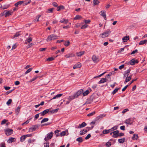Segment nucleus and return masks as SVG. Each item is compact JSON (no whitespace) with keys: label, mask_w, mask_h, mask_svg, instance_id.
Segmentation results:
<instances>
[{"label":"nucleus","mask_w":147,"mask_h":147,"mask_svg":"<svg viewBox=\"0 0 147 147\" xmlns=\"http://www.w3.org/2000/svg\"><path fill=\"white\" fill-rule=\"evenodd\" d=\"M130 69H128L126 71H125L124 74V78L126 77V76L127 77L129 74L130 72Z\"/></svg>","instance_id":"dca6fc26"},{"label":"nucleus","mask_w":147,"mask_h":147,"mask_svg":"<svg viewBox=\"0 0 147 147\" xmlns=\"http://www.w3.org/2000/svg\"><path fill=\"white\" fill-rule=\"evenodd\" d=\"M54 59V58L53 57H49L47 59V61H50L53 60Z\"/></svg>","instance_id":"603ef678"},{"label":"nucleus","mask_w":147,"mask_h":147,"mask_svg":"<svg viewBox=\"0 0 147 147\" xmlns=\"http://www.w3.org/2000/svg\"><path fill=\"white\" fill-rule=\"evenodd\" d=\"M58 36L55 34H51L48 36L46 40L47 41H49L51 40H54L58 38Z\"/></svg>","instance_id":"f257e3e1"},{"label":"nucleus","mask_w":147,"mask_h":147,"mask_svg":"<svg viewBox=\"0 0 147 147\" xmlns=\"http://www.w3.org/2000/svg\"><path fill=\"white\" fill-rule=\"evenodd\" d=\"M107 79L106 78H102L101 80L98 82L99 84L107 82Z\"/></svg>","instance_id":"a211bd4d"},{"label":"nucleus","mask_w":147,"mask_h":147,"mask_svg":"<svg viewBox=\"0 0 147 147\" xmlns=\"http://www.w3.org/2000/svg\"><path fill=\"white\" fill-rule=\"evenodd\" d=\"M50 109H47L44 111L43 112L40 113V114L41 116L45 115L46 114L48 113L50 111Z\"/></svg>","instance_id":"9d476101"},{"label":"nucleus","mask_w":147,"mask_h":147,"mask_svg":"<svg viewBox=\"0 0 147 147\" xmlns=\"http://www.w3.org/2000/svg\"><path fill=\"white\" fill-rule=\"evenodd\" d=\"M138 52V50L137 49H136L135 50L133 51L131 53V55L134 54Z\"/></svg>","instance_id":"0e129e2a"},{"label":"nucleus","mask_w":147,"mask_h":147,"mask_svg":"<svg viewBox=\"0 0 147 147\" xmlns=\"http://www.w3.org/2000/svg\"><path fill=\"white\" fill-rule=\"evenodd\" d=\"M60 131L59 130H56L55 131V134L56 135V137L59 136V132Z\"/></svg>","instance_id":"58836bf2"},{"label":"nucleus","mask_w":147,"mask_h":147,"mask_svg":"<svg viewBox=\"0 0 147 147\" xmlns=\"http://www.w3.org/2000/svg\"><path fill=\"white\" fill-rule=\"evenodd\" d=\"M59 110V109H57L54 110H53L52 111H50V112L52 113H55L57 112Z\"/></svg>","instance_id":"09e8293b"},{"label":"nucleus","mask_w":147,"mask_h":147,"mask_svg":"<svg viewBox=\"0 0 147 147\" xmlns=\"http://www.w3.org/2000/svg\"><path fill=\"white\" fill-rule=\"evenodd\" d=\"M146 42H147V40H144L140 41L139 43V44L140 45H143Z\"/></svg>","instance_id":"a878e982"},{"label":"nucleus","mask_w":147,"mask_h":147,"mask_svg":"<svg viewBox=\"0 0 147 147\" xmlns=\"http://www.w3.org/2000/svg\"><path fill=\"white\" fill-rule=\"evenodd\" d=\"M93 3L94 5H98L99 3V1L98 0H93Z\"/></svg>","instance_id":"72a5a7b5"},{"label":"nucleus","mask_w":147,"mask_h":147,"mask_svg":"<svg viewBox=\"0 0 147 147\" xmlns=\"http://www.w3.org/2000/svg\"><path fill=\"white\" fill-rule=\"evenodd\" d=\"M100 15L104 18L105 20H106L105 11H101L100 12Z\"/></svg>","instance_id":"4468645a"},{"label":"nucleus","mask_w":147,"mask_h":147,"mask_svg":"<svg viewBox=\"0 0 147 147\" xmlns=\"http://www.w3.org/2000/svg\"><path fill=\"white\" fill-rule=\"evenodd\" d=\"M32 68H29L25 72V74H27L28 73L32 71Z\"/></svg>","instance_id":"8fccbe9b"},{"label":"nucleus","mask_w":147,"mask_h":147,"mask_svg":"<svg viewBox=\"0 0 147 147\" xmlns=\"http://www.w3.org/2000/svg\"><path fill=\"white\" fill-rule=\"evenodd\" d=\"M53 134V133L51 132L48 134L45 138V141L47 140H49L51 139L52 137Z\"/></svg>","instance_id":"39448f33"},{"label":"nucleus","mask_w":147,"mask_h":147,"mask_svg":"<svg viewBox=\"0 0 147 147\" xmlns=\"http://www.w3.org/2000/svg\"><path fill=\"white\" fill-rule=\"evenodd\" d=\"M83 92V89H80L74 95L75 96V97L77 98L80 94Z\"/></svg>","instance_id":"6e6552de"},{"label":"nucleus","mask_w":147,"mask_h":147,"mask_svg":"<svg viewBox=\"0 0 147 147\" xmlns=\"http://www.w3.org/2000/svg\"><path fill=\"white\" fill-rule=\"evenodd\" d=\"M0 147H5V144L4 142L2 143L0 145Z\"/></svg>","instance_id":"69168bd1"},{"label":"nucleus","mask_w":147,"mask_h":147,"mask_svg":"<svg viewBox=\"0 0 147 147\" xmlns=\"http://www.w3.org/2000/svg\"><path fill=\"white\" fill-rule=\"evenodd\" d=\"M12 101V100L11 99H9L8 100L6 104L7 105H9L10 104Z\"/></svg>","instance_id":"864d4df0"},{"label":"nucleus","mask_w":147,"mask_h":147,"mask_svg":"<svg viewBox=\"0 0 147 147\" xmlns=\"http://www.w3.org/2000/svg\"><path fill=\"white\" fill-rule=\"evenodd\" d=\"M125 123L127 124L131 125L132 123V119L131 118L127 119L125 120Z\"/></svg>","instance_id":"ddd939ff"},{"label":"nucleus","mask_w":147,"mask_h":147,"mask_svg":"<svg viewBox=\"0 0 147 147\" xmlns=\"http://www.w3.org/2000/svg\"><path fill=\"white\" fill-rule=\"evenodd\" d=\"M49 120V119L47 118H45L43 119L41 121V123H42L47 121Z\"/></svg>","instance_id":"79ce46f5"},{"label":"nucleus","mask_w":147,"mask_h":147,"mask_svg":"<svg viewBox=\"0 0 147 147\" xmlns=\"http://www.w3.org/2000/svg\"><path fill=\"white\" fill-rule=\"evenodd\" d=\"M35 140L34 139H29L28 140V144H29V146L30 144H34V142L35 141Z\"/></svg>","instance_id":"b1692460"},{"label":"nucleus","mask_w":147,"mask_h":147,"mask_svg":"<svg viewBox=\"0 0 147 147\" xmlns=\"http://www.w3.org/2000/svg\"><path fill=\"white\" fill-rule=\"evenodd\" d=\"M31 1L30 0H28L27 1H24V2H23V3L24 5H26L30 3Z\"/></svg>","instance_id":"e433bc0d"},{"label":"nucleus","mask_w":147,"mask_h":147,"mask_svg":"<svg viewBox=\"0 0 147 147\" xmlns=\"http://www.w3.org/2000/svg\"><path fill=\"white\" fill-rule=\"evenodd\" d=\"M23 2H24V1H20L16 3L15 4V5L16 7H17L19 5H21L22 3H23Z\"/></svg>","instance_id":"473e14b6"},{"label":"nucleus","mask_w":147,"mask_h":147,"mask_svg":"<svg viewBox=\"0 0 147 147\" xmlns=\"http://www.w3.org/2000/svg\"><path fill=\"white\" fill-rule=\"evenodd\" d=\"M74 55L72 53H69L67 54L66 55L65 57L67 58H68L69 57H74Z\"/></svg>","instance_id":"5701e85b"},{"label":"nucleus","mask_w":147,"mask_h":147,"mask_svg":"<svg viewBox=\"0 0 147 147\" xmlns=\"http://www.w3.org/2000/svg\"><path fill=\"white\" fill-rule=\"evenodd\" d=\"M82 18V17L79 15H77L74 18V19L75 20H78L81 19Z\"/></svg>","instance_id":"de8ad7c7"},{"label":"nucleus","mask_w":147,"mask_h":147,"mask_svg":"<svg viewBox=\"0 0 147 147\" xmlns=\"http://www.w3.org/2000/svg\"><path fill=\"white\" fill-rule=\"evenodd\" d=\"M111 32V31L109 30H108L100 34V36L101 37L104 38L108 36Z\"/></svg>","instance_id":"20e7f679"},{"label":"nucleus","mask_w":147,"mask_h":147,"mask_svg":"<svg viewBox=\"0 0 147 147\" xmlns=\"http://www.w3.org/2000/svg\"><path fill=\"white\" fill-rule=\"evenodd\" d=\"M4 131L6 135L8 136L11 135L13 133V130L12 129L7 128L4 130Z\"/></svg>","instance_id":"423d86ee"},{"label":"nucleus","mask_w":147,"mask_h":147,"mask_svg":"<svg viewBox=\"0 0 147 147\" xmlns=\"http://www.w3.org/2000/svg\"><path fill=\"white\" fill-rule=\"evenodd\" d=\"M129 39V37L128 36H125L123 37L122 40L123 42H125L127 41Z\"/></svg>","instance_id":"f3484780"},{"label":"nucleus","mask_w":147,"mask_h":147,"mask_svg":"<svg viewBox=\"0 0 147 147\" xmlns=\"http://www.w3.org/2000/svg\"><path fill=\"white\" fill-rule=\"evenodd\" d=\"M7 121V120L6 119H4L1 121V124L3 125L5 124Z\"/></svg>","instance_id":"680f3d73"},{"label":"nucleus","mask_w":147,"mask_h":147,"mask_svg":"<svg viewBox=\"0 0 147 147\" xmlns=\"http://www.w3.org/2000/svg\"><path fill=\"white\" fill-rule=\"evenodd\" d=\"M70 44V42L69 40H67L65 41L64 45L65 47L68 46Z\"/></svg>","instance_id":"c756f323"},{"label":"nucleus","mask_w":147,"mask_h":147,"mask_svg":"<svg viewBox=\"0 0 147 147\" xmlns=\"http://www.w3.org/2000/svg\"><path fill=\"white\" fill-rule=\"evenodd\" d=\"M54 8H51L48 9L47 12L48 13H52L53 10H54Z\"/></svg>","instance_id":"a18cd8bd"},{"label":"nucleus","mask_w":147,"mask_h":147,"mask_svg":"<svg viewBox=\"0 0 147 147\" xmlns=\"http://www.w3.org/2000/svg\"><path fill=\"white\" fill-rule=\"evenodd\" d=\"M138 135L137 134H134L132 137V140H137L138 138Z\"/></svg>","instance_id":"7c9ffc66"},{"label":"nucleus","mask_w":147,"mask_h":147,"mask_svg":"<svg viewBox=\"0 0 147 147\" xmlns=\"http://www.w3.org/2000/svg\"><path fill=\"white\" fill-rule=\"evenodd\" d=\"M111 145V143L110 142H108L106 144V146L107 147H109Z\"/></svg>","instance_id":"4d7b16f0"},{"label":"nucleus","mask_w":147,"mask_h":147,"mask_svg":"<svg viewBox=\"0 0 147 147\" xmlns=\"http://www.w3.org/2000/svg\"><path fill=\"white\" fill-rule=\"evenodd\" d=\"M66 131H63L62 132H61L60 134V135H61V136H64L65 135H66Z\"/></svg>","instance_id":"3c124183"},{"label":"nucleus","mask_w":147,"mask_h":147,"mask_svg":"<svg viewBox=\"0 0 147 147\" xmlns=\"http://www.w3.org/2000/svg\"><path fill=\"white\" fill-rule=\"evenodd\" d=\"M131 76L132 75H130L129 76H128L127 77V78L125 79V81L124 82V83H126L129 82L131 79Z\"/></svg>","instance_id":"393cba45"},{"label":"nucleus","mask_w":147,"mask_h":147,"mask_svg":"<svg viewBox=\"0 0 147 147\" xmlns=\"http://www.w3.org/2000/svg\"><path fill=\"white\" fill-rule=\"evenodd\" d=\"M88 131V130L87 129H83L81 131H80V134L81 135H82L86 133Z\"/></svg>","instance_id":"cd10ccee"},{"label":"nucleus","mask_w":147,"mask_h":147,"mask_svg":"<svg viewBox=\"0 0 147 147\" xmlns=\"http://www.w3.org/2000/svg\"><path fill=\"white\" fill-rule=\"evenodd\" d=\"M84 51L77 52L76 53L78 57H80L84 54Z\"/></svg>","instance_id":"bb28decb"},{"label":"nucleus","mask_w":147,"mask_h":147,"mask_svg":"<svg viewBox=\"0 0 147 147\" xmlns=\"http://www.w3.org/2000/svg\"><path fill=\"white\" fill-rule=\"evenodd\" d=\"M109 132L108 130H105L103 131L102 133L103 134H107L109 133Z\"/></svg>","instance_id":"6e6d98bb"},{"label":"nucleus","mask_w":147,"mask_h":147,"mask_svg":"<svg viewBox=\"0 0 147 147\" xmlns=\"http://www.w3.org/2000/svg\"><path fill=\"white\" fill-rule=\"evenodd\" d=\"M15 140L16 139L15 138L11 137L8 139L7 140V142L8 143H11L12 142H14Z\"/></svg>","instance_id":"aec40b11"},{"label":"nucleus","mask_w":147,"mask_h":147,"mask_svg":"<svg viewBox=\"0 0 147 147\" xmlns=\"http://www.w3.org/2000/svg\"><path fill=\"white\" fill-rule=\"evenodd\" d=\"M38 78V77L36 76L34 77L30 81V82H32L33 81H34L35 80H36Z\"/></svg>","instance_id":"052dcab7"},{"label":"nucleus","mask_w":147,"mask_h":147,"mask_svg":"<svg viewBox=\"0 0 147 147\" xmlns=\"http://www.w3.org/2000/svg\"><path fill=\"white\" fill-rule=\"evenodd\" d=\"M41 15L38 16L36 17V18L34 20V22H38L39 21V19Z\"/></svg>","instance_id":"37998d69"},{"label":"nucleus","mask_w":147,"mask_h":147,"mask_svg":"<svg viewBox=\"0 0 147 147\" xmlns=\"http://www.w3.org/2000/svg\"><path fill=\"white\" fill-rule=\"evenodd\" d=\"M95 113V112L93 111L90 113L88 114L87 115V116H88V117L91 116L93 115H94Z\"/></svg>","instance_id":"49530a36"},{"label":"nucleus","mask_w":147,"mask_h":147,"mask_svg":"<svg viewBox=\"0 0 147 147\" xmlns=\"http://www.w3.org/2000/svg\"><path fill=\"white\" fill-rule=\"evenodd\" d=\"M90 90H87L85 92H83V96H86L90 92H91Z\"/></svg>","instance_id":"6ab92c4d"},{"label":"nucleus","mask_w":147,"mask_h":147,"mask_svg":"<svg viewBox=\"0 0 147 147\" xmlns=\"http://www.w3.org/2000/svg\"><path fill=\"white\" fill-rule=\"evenodd\" d=\"M95 99V98L94 97V96H91L87 100L85 103L86 104H90L93 102H95L96 101L94 100Z\"/></svg>","instance_id":"f03ea898"},{"label":"nucleus","mask_w":147,"mask_h":147,"mask_svg":"<svg viewBox=\"0 0 147 147\" xmlns=\"http://www.w3.org/2000/svg\"><path fill=\"white\" fill-rule=\"evenodd\" d=\"M76 140L79 142H81L83 141L82 138L81 137H79Z\"/></svg>","instance_id":"a19ab883"},{"label":"nucleus","mask_w":147,"mask_h":147,"mask_svg":"<svg viewBox=\"0 0 147 147\" xmlns=\"http://www.w3.org/2000/svg\"><path fill=\"white\" fill-rule=\"evenodd\" d=\"M92 59L94 63H97L99 61L98 58L95 55H94L92 56Z\"/></svg>","instance_id":"0eeeda50"},{"label":"nucleus","mask_w":147,"mask_h":147,"mask_svg":"<svg viewBox=\"0 0 147 147\" xmlns=\"http://www.w3.org/2000/svg\"><path fill=\"white\" fill-rule=\"evenodd\" d=\"M129 111V110L128 109H124V110H123V111H122V113H123V114H124V113H125L127 111Z\"/></svg>","instance_id":"774afa93"},{"label":"nucleus","mask_w":147,"mask_h":147,"mask_svg":"<svg viewBox=\"0 0 147 147\" xmlns=\"http://www.w3.org/2000/svg\"><path fill=\"white\" fill-rule=\"evenodd\" d=\"M76 98V97H75V96L74 95L73 96H70L68 99L69 100H71Z\"/></svg>","instance_id":"c03bdc74"},{"label":"nucleus","mask_w":147,"mask_h":147,"mask_svg":"<svg viewBox=\"0 0 147 147\" xmlns=\"http://www.w3.org/2000/svg\"><path fill=\"white\" fill-rule=\"evenodd\" d=\"M20 108L21 107L19 106L16 109L15 111L16 115H18L20 111Z\"/></svg>","instance_id":"c85d7f7f"},{"label":"nucleus","mask_w":147,"mask_h":147,"mask_svg":"<svg viewBox=\"0 0 147 147\" xmlns=\"http://www.w3.org/2000/svg\"><path fill=\"white\" fill-rule=\"evenodd\" d=\"M119 131L118 130H116L113 132L112 136L113 138H117L119 136Z\"/></svg>","instance_id":"1a4fd4ad"},{"label":"nucleus","mask_w":147,"mask_h":147,"mask_svg":"<svg viewBox=\"0 0 147 147\" xmlns=\"http://www.w3.org/2000/svg\"><path fill=\"white\" fill-rule=\"evenodd\" d=\"M88 26L87 24H84L81 27V29H84L86 28Z\"/></svg>","instance_id":"bf43d9fd"},{"label":"nucleus","mask_w":147,"mask_h":147,"mask_svg":"<svg viewBox=\"0 0 147 147\" xmlns=\"http://www.w3.org/2000/svg\"><path fill=\"white\" fill-rule=\"evenodd\" d=\"M105 73H106V72H105L98 76H95L94 77V78H97L100 77L101 76H102L103 75H104Z\"/></svg>","instance_id":"13d9d810"},{"label":"nucleus","mask_w":147,"mask_h":147,"mask_svg":"<svg viewBox=\"0 0 147 147\" xmlns=\"http://www.w3.org/2000/svg\"><path fill=\"white\" fill-rule=\"evenodd\" d=\"M68 22V20L65 19H63L61 20L60 21V22L61 23H63L65 24H67Z\"/></svg>","instance_id":"412c9836"},{"label":"nucleus","mask_w":147,"mask_h":147,"mask_svg":"<svg viewBox=\"0 0 147 147\" xmlns=\"http://www.w3.org/2000/svg\"><path fill=\"white\" fill-rule=\"evenodd\" d=\"M120 89V88H117L115 89L113 91L112 94H115L118 91V90Z\"/></svg>","instance_id":"f704fd0d"},{"label":"nucleus","mask_w":147,"mask_h":147,"mask_svg":"<svg viewBox=\"0 0 147 147\" xmlns=\"http://www.w3.org/2000/svg\"><path fill=\"white\" fill-rule=\"evenodd\" d=\"M37 126L36 125L32 126L31 128L29 129V131L32 132L36 130Z\"/></svg>","instance_id":"f8f14e48"},{"label":"nucleus","mask_w":147,"mask_h":147,"mask_svg":"<svg viewBox=\"0 0 147 147\" xmlns=\"http://www.w3.org/2000/svg\"><path fill=\"white\" fill-rule=\"evenodd\" d=\"M63 95L62 94H59L55 96H54L50 100H51L53 99H54L56 98H59Z\"/></svg>","instance_id":"4be33fe9"},{"label":"nucleus","mask_w":147,"mask_h":147,"mask_svg":"<svg viewBox=\"0 0 147 147\" xmlns=\"http://www.w3.org/2000/svg\"><path fill=\"white\" fill-rule=\"evenodd\" d=\"M26 138L24 135L22 136L20 138V141L21 142H23L26 139Z\"/></svg>","instance_id":"4c0bfd02"},{"label":"nucleus","mask_w":147,"mask_h":147,"mask_svg":"<svg viewBox=\"0 0 147 147\" xmlns=\"http://www.w3.org/2000/svg\"><path fill=\"white\" fill-rule=\"evenodd\" d=\"M82 66V65L81 63L79 62L77 63L73 66V68L74 69L79 68L80 67Z\"/></svg>","instance_id":"9b49d317"},{"label":"nucleus","mask_w":147,"mask_h":147,"mask_svg":"<svg viewBox=\"0 0 147 147\" xmlns=\"http://www.w3.org/2000/svg\"><path fill=\"white\" fill-rule=\"evenodd\" d=\"M13 11H7V10H5L3 12L1 13L2 16H5V17H7L10 15H11Z\"/></svg>","instance_id":"7ed1b4c3"},{"label":"nucleus","mask_w":147,"mask_h":147,"mask_svg":"<svg viewBox=\"0 0 147 147\" xmlns=\"http://www.w3.org/2000/svg\"><path fill=\"white\" fill-rule=\"evenodd\" d=\"M90 22V20H85L84 21L85 23L86 24L89 23Z\"/></svg>","instance_id":"338daca9"},{"label":"nucleus","mask_w":147,"mask_h":147,"mask_svg":"<svg viewBox=\"0 0 147 147\" xmlns=\"http://www.w3.org/2000/svg\"><path fill=\"white\" fill-rule=\"evenodd\" d=\"M135 59H133L129 61V63L131 65H134L135 64Z\"/></svg>","instance_id":"c9c22d12"},{"label":"nucleus","mask_w":147,"mask_h":147,"mask_svg":"<svg viewBox=\"0 0 147 147\" xmlns=\"http://www.w3.org/2000/svg\"><path fill=\"white\" fill-rule=\"evenodd\" d=\"M32 41V38L30 36H29L26 39V41H27L28 43H30Z\"/></svg>","instance_id":"2f4dec72"},{"label":"nucleus","mask_w":147,"mask_h":147,"mask_svg":"<svg viewBox=\"0 0 147 147\" xmlns=\"http://www.w3.org/2000/svg\"><path fill=\"white\" fill-rule=\"evenodd\" d=\"M52 5L55 7H57L58 6L57 4L55 2H53L52 3Z\"/></svg>","instance_id":"5fc2aeb1"},{"label":"nucleus","mask_w":147,"mask_h":147,"mask_svg":"<svg viewBox=\"0 0 147 147\" xmlns=\"http://www.w3.org/2000/svg\"><path fill=\"white\" fill-rule=\"evenodd\" d=\"M125 140V138H121L119 139L118 141L119 143H123L124 142Z\"/></svg>","instance_id":"ea45409f"},{"label":"nucleus","mask_w":147,"mask_h":147,"mask_svg":"<svg viewBox=\"0 0 147 147\" xmlns=\"http://www.w3.org/2000/svg\"><path fill=\"white\" fill-rule=\"evenodd\" d=\"M91 136V135L90 134H88L87 136L85 137V139L86 140H87L90 138Z\"/></svg>","instance_id":"e2e57ef3"},{"label":"nucleus","mask_w":147,"mask_h":147,"mask_svg":"<svg viewBox=\"0 0 147 147\" xmlns=\"http://www.w3.org/2000/svg\"><path fill=\"white\" fill-rule=\"evenodd\" d=\"M86 125V123L84 122L82 123L81 124H79V125L78 126L77 128H80L84 127Z\"/></svg>","instance_id":"2eb2a0df"}]
</instances>
